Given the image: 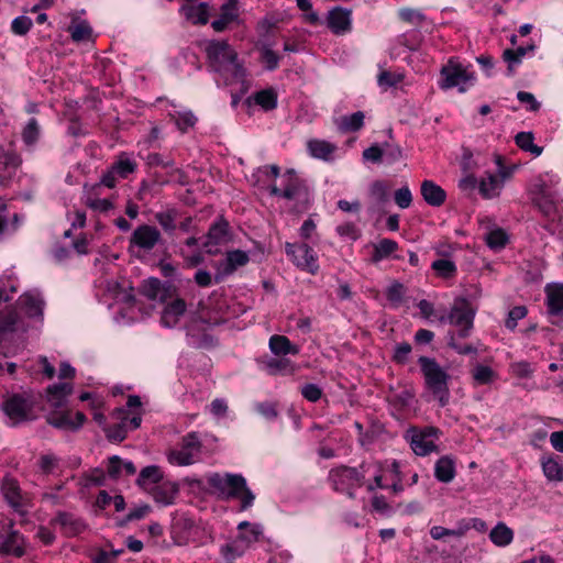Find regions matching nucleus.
I'll list each match as a JSON object with an SVG mask.
<instances>
[{"label": "nucleus", "mask_w": 563, "mask_h": 563, "mask_svg": "<svg viewBox=\"0 0 563 563\" xmlns=\"http://www.w3.org/2000/svg\"><path fill=\"white\" fill-rule=\"evenodd\" d=\"M206 54L210 68L223 79L227 86L240 84L242 88L245 87L246 69L228 42H209Z\"/></svg>", "instance_id": "f257e3e1"}, {"label": "nucleus", "mask_w": 563, "mask_h": 563, "mask_svg": "<svg viewBox=\"0 0 563 563\" xmlns=\"http://www.w3.org/2000/svg\"><path fill=\"white\" fill-rule=\"evenodd\" d=\"M372 468H377L375 462H363L358 467L340 465L329 471L328 483L332 489L355 498V489L365 485V476Z\"/></svg>", "instance_id": "f03ea898"}, {"label": "nucleus", "mask_w": 563, "mask_h": 563, "mask_svg": "<svg viewBox=\"0 0 563 563\" xmlns=\"http://www.w3.org/2000/svg\"><path fill=\"white\" fill-rule=\"evenodd\" d=\"M208 484L227 499H240V510L242 511L249 509L254 503L255 495L247 487L245 478L240 474L227 473L221 475L213 473L208 477Z\"/></svg>", "instance_id": "7ed1b4c3"}, {"label": "nucleus", "mask_w": 563, "mask_h": 563, "mask_svg": "<svg viewBox=\"0 0 563 563\" xmlns=\"http://www.w3.org/2000/svg\"><path fill=\"white\" fill-rule=\"evenodd\" d=\"M269 192L272 196L294 202L297 212L307 210L311 202V194L306 181L294 169H288L282 176V187L273 185Z\"/></svg>", "instance_id": "20e7f679"}, {"label": "nucleus", "mask_w": 563, "mask_h": 563, "mask_svg": "<svg viewBox=\"0 0 563 563\" xmlns=\"http://www.w3.org/2000/svg\"><path fill=\"white\" fill-rule=\"evenodd\" d=\"M418 363L424 378L426 387L438 399L440 407H445L450 400V375L432 357L420 356Z\"/></svg>", "instance_id": "39448f33"}, {"label": "nucleus", "mask_w": 563, "mask_h": 563, "mask_svg": "<svg viewBox=\"0 0 563 563\" xmlns=\"http://www.w3.org/2000/svg\"><path fill=\"white\" fill-rule=\"evenodd\" d=\"M475 314L476 310L472 303L466 298L460 297L454 300L448 317H442L440 321L448 320L457 329L454 333L460 339H466L473 330Z\"/></svg>", "instance_id": "423d86ee"}, {"label": "nucleus", "mask_w": 563, "mask_h": 563, "mask_svg": "<svg viewBox=\"0 0 563 563\" xmlns=\"http://www.w3.org/2000/svg\"><path fill=\"white\" fill-rule=\"evenodd\" d=\"M440 430L435 427L410 428L406 438L410 442L412 451L420 456H426L438 451L435 440L440 437Z\"/></svg>", "instance_id": "0eeeda50"}, {"label": "nucleus", "mask_w": 563, "mask_h": 563, "mask_svg": "<svg viewBox=\"0 0 563 563\" xmlns=\"http://www.w3.org/2000/svg\"><path fill=\"white\" fill-rule=\"evenodd\" d=\"M533 202L540 212L550 220L559 219L563 213L562 196L558 191L551 190L545 184L537 186Z\"/></svg>", "instance_id": "6e6552de"}, {"label": "nucleus", "mask_w": 563, "mask_h": 563, "mask_svg": "<svg viewBox=\"0 0 563 563\" xmlns=\"http://www.w3.org/2000/svg\"><path fill=\"white\" fill-rule=\"evenodd\" d=\"M440 74V87L445 90L459 87V90L464 92L466 91L467 82L474 79L473 73L454 58L449 59L448 64L442 67Z\"/></svg>", "instance_id": "1a4fd4ad"}, {"label": "nucleus", "mask_w": 563, "mask_h": 563, "mask_svg": "<svg viewBox=\"0 0 563 563\" xmlns=\"http://www.w3.org/2000/svg\"><path fill=\"white\" fill-rule=\"evenodd\" d=\"M285 253L298 268L312 275L318 273V257L312 247L307 243L295 244L286 242Z\"/></svg>", "instance_id": "9d476101"}, {"label": "nucleus", "mask_w": 563, "mask_h": 563, "mask_svg": "<svg viewBox=\"0 0 563 563\" xmlns=\"http://www.w3.org/2000/svg\"><path fill=\"white\" fill-rule=\"evenodd\" d=\"M201 442L196 432L186 434L181 440L179 450H173L168 454L172 464L184 466L195 462V456L200 452Z\"/></svg>", "instance_id": "9b49d317"}, {"label": "nucleus", "mask_w": 563, "mask_h": 563, "mask_svg": "<svg viewBox=\"0 0 563 563\" xmlns=\"http://www.w3.org/2000/svg\"><path fill=\"white\" fill-rule=\"evenodd\" d=\"M3 411L12 421L18 424L32 419L33 402L22 395H12L3 402Z\"/></svg>", "instance_id": "f8f14e48"}, {"label": "nucleus", "mask_w": 563, "mask_h": 563, "mask_svg": "<svg viewBox=\"0 0 563 563\" xmlns=\"http://www.w3.org/2000/svg\"><path fill=\"white\" fill-rule=\"evenodd\" d=\"M162 241V234L156 227L139 225L130 236L129 250L134 247L150 252Z\"/></svg>", "instance_id": "ddd939ff"}, {"label": "nucleus", "mask_w": 563, "mask_h": 563, "mask_svg": "<svg viewBox=\"0 0 563 563\" xmlns=\"http://www.w3.org/2000/svg\"><path fill=\"white\" fill-rule=\"evenodd\" d=\"M1 492L7 503L19 514H24V507L27 498L22 494L16 479L4 477L1 485Z\"/></svg>", "instance_id": "4468645a"}, {"label": "nucleus", "mask_w": 563, "mask_h": 563, "mask_svg": "<svg viewBox=\"0 0 563 563\" xmlns=\"http://www.w3.org/2000/svg\"><path fill=\"white\" fill-rule=\"evenodd\" d=\"M46 420L54 428L77 431L86 421V416L77 411L74 420L70 411H54L47 416Z\"/></svg>", "instance_id": "2eb2a0df"}, {"label": "nucleus", "mask_w": 563, "mask_h": 563, "mask_svg": "<svg viewBox=\"0 0 563 563\" xmlns=\"http://www.w3.org/2000/svg\"><path fill=\"white\" fill-rule=\"evenodd\" d=\"M25 539L18 530L10 529L5 534L1 536L0 553L21 558L25 554Z\"/></svg>", "instance_id": "dca6fc26"}, {"label": "nucleus", "mask_w": 563, "mask_h": 563, "mask_svg": "<svg viewBox=\"0 0 563 563\" xmlns=\"http://www.w3.org/2000/svg\"><path fill=\"white\" fill-rule=\"evenodd\" d=\"M25 331V324L19 313L13 309H4L0 312V344H2L9 335Z\"/></svg>", "instance_id": "f3484780"}, {"label": "nucleus", "mask_w": 563, "mask_h": 563, "mask_svg": "<svg viewBox=\"0 0 563 563\" xmlns=\"http://www.w3.org/2000/svg\"><path fill=\"white\" fill-rule=\"evenodd\" d=\"M20 309L29 317H42L44 309V300L41 294L29 291L20 296L18 300Z\"/></svg>", "instance_id": "a211bd4d"}, {"label": "nucleus", "mask_w": 563, "mask_h": 563, "mask_svg": "<svg viewBox=\"0 0 563 563\" xmlns=\"http://www.w3.org/2000/svg\"><path fill=\"white\" fill-rule=\"evenodd\" d=\"M544 291L548 313L553 317L563 313V284H549Z\"/></svg>", "instance_id": "6ab92c4d"}, {"label": "nucleus", "mask_w": 563, "mask_h": 563, "mask_svg": "<svg viewBox=\"0 0 563 563\" xmlns=\"http://www.w3.org/2000/svg\"><path fill=\"white\" fill-rule=\"evenodd\" d=\"M53 522L58 525L63 533L67 537H74L81 533L86 529L85 522L69 512H58V515L53 519Z\"/></svg>", "instance_id": "aec40b11"}, {"label": "nucleus", "mask_w": 563, "mask_h": 563, "mask_svg": "<svg viewBox=\"0 0 563 563\" xmlns=\"http://www.w3.org/2000/svg\"><path fill=\"white\" fill-rule=\"evenodd\" d=\"M174 289L172 285L162 284L158 278H148L143 282L142 294L151 300L165 301L170 297V291Z\"/></svg>", "instance_id": "412c9836"}, {"label": "nucleus", "mask_w": 563, "mask_h": 563, "mask_svg": "<svg viewBox=\"0 0 563 563\" xmlns=\"http://www.w3.org/2000/svg\"><path fill=\"white\" fill-rule=\"evenodd\" d=\"M238 538L246 548L258 542L264 536L263 526L256 522L242 521L238 525Z\"/></svg>", "instance_id": "4be33fe9"}, {"label": "nucleus", "mask_w": 563, "mask_h": 563, "mask_svg": "<svg viewBox=\"0 0 563 563\" xmlns=\"http://www.w3.org/2000/svg\"><path fill=\"white\" fill-rule=\"evenodd\" d=\"M423 200L432 207H440L446 200L445 190L433 180H423L420 187Z\"/></svg>", "instance_id": "5701e85b"}, {"label": "nucleus", "mask_w": 563, "mask_h": 563, "mask_svg": "<svg viewBox=\"0 0 563 563\" xmlns=\"http://www.w3.org/2000/svg\"><path fill=\"white\" fill-rule=\"evenodd\" d=\"M351 12L342 8H335L330 11L328 24L334 34H344L351 29Z\"/></svg>", "instance_id": "b1692460"}, {"label": "nucleus", "mask_w": 563, "mask_h": 563, "mask_svg": "<svg viewBox=\"0 0 563 563\" xmlns=\"http://www.w3.org/2000/svg\"><path fill=\"white\" fill-rule=\"evenodd\" d=\"M21 164L22 157L16 152L13 143L0 145V165L10 176L16 173Z\"/></svg>", "instance_id": "393cba45"}, {"label": "nucleus", "mask_w": 563, "mask_h": 563, "mask_svg": "<svg viewBox=\"0 0 563 563\" xmlns=\"http://www.w3.org/2000/svg\"><path fill=\"white\" fill-rule=\"evenodd\" d=\"M178 493L179 486L176 483L164 482L158 484L152 490V496L157 504L162 506H169L175 503Z\"/></svg>", "instance_id": "a878e982"}, {"label": "nucleus", "mask_w": 563, "mask_h": 563, "mask_svg": "<svg viewBox=\"0 0 563 563\" xmlns=\"http://www.w3.org/2000/svg\"><path fill=\"white\" fill-rule=\"evenodd\" d=\"M238 16V0H227V2L221 5L219 19L214 20L211 26L216 32H222L230 23L235 21Z\"/></svg>", "instance_id": "bb28decb"}, {"label": "nucleus", "mask_w": 563, "mask_h": 563, "mask_svg": "<svg viewBox=\"0 0 563 563\" xmlns=\"http://www.w3.org/2000/svg\"><path fill=\"white\" fill-rule=\"evenodd\" d=\"M185 311L186 302L183 299L177 298L173 300L172 302L166 305L162 312V324L166 328L175 327L178 323L180 317L184 316Z\"/></svg>", "instance_id": "cd10ccee"}, {"label": "nucleus", "mask_w": 563, "mask_h": 563, "mask_svg": "<svg viewBox=\"0 0 563 563\" xmlns=\"http://www.w3.org/2000/svg\"><path fill=\"white\" fill-rule=\"evenodd\" d=\"M146 164L150 167H162L164 169H167V175L172 179H181L184 176V173L180 168L175 166V162L170 157H164L159 153H150L146 158Z\"/></svg>", "instance_id": "c85d7f7f"}, {"label": "nucleus", "mask_w": 563, "mask_h": 563, "mask_svg": "<svg viewBox=\"0 0 563 563\" xmlns=\"http://www.w3.org/2000/svg\"><path fill=\"white\" fill-rule=\"evenodd\" d=\"M73 393V385L69 383L54 384L47 387V401L55 409L63 408L67 397Z\"/></svg>", "instance_id": "c756f323"}, {"label": "nucleus", "mask_w": 563, "mask_h": 563, "mask_svg": "<svg viewBox=\"0 0 563 563\" xmlns=\"http://www.w3.org/2000/svg\"><path fill=\"white\" fill-rule=\"evenodd\" d=\"M110 168L121 179H126L130 175L136 172L137 163L128 153L121 152L115 157V161L111 164Z\"/></svg>", "instance_id": "7c9ffc66"}, {"label": "nucleus", "mask_w": 563, "mask_h": 563, "mask_svg": "<svg viewBox=\"0 0 563 563\" xmlns=\"http://www.w3.org/2000/svg\"><path fill=\"white\" fill-rule=\"evenodd\" d=\"M262 364L266 373L273 376L292 375L297 371V366L286 357L269 358Z\"/></svg>", "instance_id": "2f4dec72"}, {"label": "nucleus", "mask_w": 563, "mask_h": 563, "mask_svg": "<svg viewBox=\"0 0 563 563\" xmlns=\"http://www.w3.org/2000/svg\"><path fill=\"white\" fill-rule=\"evenodd\" d=\"M456 474L455 462L449 456L440 457L434 465V476L441 483H450L454 479Z\"/></svg>", "instance_id": "473e14b6"}, {"label": "nucleus", "mask_w": 563, "mask_h": 563, "mask_svg": "<svg viewBox=\"0 0 563 563\" xmlns=\"http://www.w3.org/2000/svg\"><path fill=\"white\" fill-rule=\"evenodd\" d=\"M228 233V223L225 221H218L213 223L207 234V241L205 243V247L207 252L212 254L216 252L213 247L219 245L222 241H224Z\"/></svg>", "instance_id": "72a5a7b5"}, {"label": "nucleus", "mask_w": 563, "mask_h": 563, "mask_svg": "<svg viewBox=\"0 0 563 563\" xmlns=\"http://www.w3.org/2000/svg\"><path fill=\"white\" fill-rule=\"evenodd\" d=\"M471 529V523L466 520L457 522L454 529H448L441 526H433L430 529V536L433 540H442L445 537L462 538Z\"/></svg>", "instance_id": "f704fd0d"}, {"label": "nucleus", "mask_w": 563, "mask_h": 563, "mask_svg": "<svg viewBox=\"0 0 563 563\" xmlns=\"http://www.w3.org/2000/svg\"><path fill=\"white\" fill-rule=\"evenodd\" d=\"M503 186V179L494 174H488L478 184V190L483 198L492 199L499 196Z\"/></svg>", "instance_id": "c9c22d12"}, {"label": "nucleus", "mask_w": 563, "mask_h": 563, "mask_svg": "<svg viewBox=\"0 0 563 563\" xmlns=\"http://www.w3.org/2000/svg\"><path fill=\"white\" fill-rule=\"evenodd\" d=\"M269 350L275 355H287L292 354L297 355L299 353V347L294 345L290 340L285 335H272L269 339Z\"/></svg>", "instance_id": "e433bc0d"}, {"label": "nucleus", "mask_w": 563, "mask_h": 563, "mask_svg": "<svg viewBox=\"0 0 563 563\" xmlns=\"http://www.w3.org/2000/svg\"><path fill=\"white\" fill-rule=\"evenodd\" d=\"M544 476L551 482L563 481V464L559 456H549L541 460Z\"/></svg>", "instance_id": "4c0bfd02"}, {"label": "nucleus", "mask_w": 563, "mask_h": 563, "mask_svg": "<svg viewBox=\"0 0 563 563\" xmlns=\"http://www.w3.org/2000/svg\"><path fill=\"white\" fill-rule=\"evenodd\" d=\"M184 16L194 24H207L208 22V7L206 3L185 4L180 8Z\"/></svg>", "instance_id": "58836bf2"}, {"label": "nucleus", "mask_w": 563, "mask_h": 563, "mask_svg": "<svg viewBox=\"0 0 563 563\" xmlns=\"http://www.w3.org/2000/svg\"><path fill=\"white\" fill-rule=\"evenodd\" d=\"M309 154L319 159H331L336 146L323 140H310L307 144Z\"/></svg>", "instance_id": "ea45409f"}, {"label": "nucleus", "mask_w": 563, "mask_h": 563, "mask_svg": "<svg viewBox=\"0 0 563 563\" xmlns=\"http://www.w3.org/2000/svg\"><path fill=\"white\" fill-rule=\"evenodd\" d=\"M489 539L497 547H507L514 540V531L506 523L498 522L490 530Z\"/></svg>", "instance_id": "a19ab883"}, {"label": "nucleus", "mask_w": 563, "mask_h": 563, "mask_svg": "<svg viewBox=\"0 0 563 563\" xmlns=\"http://www.w3.org/2000/svg\"><path fill=\"white\" fill-rule=\"evenodd\" d=\"M252 101L266 111L273 110L277 106V93L272 88L264 89L249 97L247 102Z\"/></svg>", "instance_id": "79ce46f5"}, {"label": "nucleus", "mask_w": 563, "mask_h": 563, "mask_svg": "<svg viewBox=\"0 0 563 563\" xmlns=\"http://www.w3.org/2000/svg\"><path fill=\"white\" fill-rule=\"evenodd\" d=\"M534 136L532 132H519L515 136L516 145L525 152H529L534 156H540L543 152V147L538 146L533 143Z\"/></svg>", "instance_id": "37998d69"}, {"label": "nucleus", "mask_w": 563, "mask_h": 563, "mask_svg": "<svg viewBox=\"0 0 563 563\" xmlns=\"http://www.w3.org/2000/svg\"><path fill=\"white\" fill-rule=\"evenodd\" d=\"M472 377L477 385H488L498 378V374L487 365L477 364L472 369Z\"/></svg>", "instance_id": "c03bdc74"}, {"label": "nucleus", "mask_w": 563, "mask_h": 563, "mask_svg": "<svg viewBox=\"0 0 563 563\" xmlns=\"http://www.w3.org/2000/svg\"><path fill=\"white\" fill-rule=\"evenodd\" d=\"M163 478L161 468L156 465H150L144 467L136 479L139 486L145 488L148 485L157 484Z\"/></svg>", "instance_id": "a18cd8bd"}, {"label": "nucleus", "mask_w": 563, "mask_h": 563, "mask_svg": "<svg viewBox=\"0 0 563 563\" xmlns=\"http://www.w3.org/2000/svg\"><path fill=\"white\" fill-rule=\"evenodd\" d=\"M246 549L247 548L236 537L235 540L222 545L220 552L224 560L227 561V563H233L235 559L244 554Z\"/></svg>", "instance_id": "49530a36"}, {"label": "nucleus", "mask_w": 563, "mask_h": 563, "mask_svg": "<svg viewBox=\"0 0 563 563\" xmlns=\"http://www.w3.org/2000/svg\"><path fill=\"white\" fill-rule=\"evenodd\" d=\"M172 120L179 129L180 132L186 133L189 129L194 128L197 123V117L190 110L176 111L169 114Z\"/></svg>", "instance_id": "de8ad7c7"}, {"label": "nucleus", "mask_w": 563, "mask_h": 563, "mask_svg": "<svg viewBox=\"0 0 563 563\" xmlns=\"http://www.w3.org/2000/svg\"><path fill=\"white\" fill-rule=\"evenodd\" d=\"M249 260V255L244 251L235 250L228 252L225 258L224 273L232 274L238 267L247 264Z\"/></svg>", "instance_id": "09e8293b"}, {"label": "nucleus", "mask_w": 563, "mask_h": 563, "mask_svg": "<svg viewBox=\"0 0 563 563\" xmlns=\"http://www.w3.org/2000/svg\"><path fill=\"white\" fill-rule=\"evenodd\" d=\"M398 247L397 242L390 239H383L374 246V253L372 256V261L374 263L380 262L382 260L388 257L391 253H394Z\"/></svg>", "instance_id": "8fccbe9b"}, {"label": "nucleus", "mask_w": 563, "mask_h": 563, "mask_svg": "<svg viewBox=\"0 0 563 563\" xmlns=\"http://www.w3.org/2000/svg\"><path fill=\"white\" fill-rule=\"evenodd\" d=\"M71 40L74 42H82L91 38L92 29L87 21L74 22L69 27Z\"/></svg>", "instance_id": "3c124183"}, {"label": "nucleus", "mask_w": 563, "mask_h": 563, "mask_svg": "<svg viewBox=\"0 0 563 563\" xmlns=\"http://www.w3.org/2000/svg\"><path fill=\"white\" fill-rule=\"evenodd\" d=\"M363 124L364 113L362 111H356L350 115L342 117L339 128L344 132H355L362 129Z\"/></svg>", "instance_id": "603ef678"}, {"label": "nucleus", "mask_w": 563, "mask_h": 563, "mask_svg": "<svg viewBox=\"0 0 563 563\" xmlns=\"http://www.w3.org/2000/svg\"><path fill=\"white\" fill-rule=\"evenodd\" d=\"M103 431L109 441L122 442L128 434L126 421L125 419H122V421L117 424L104 427Z\"/></svg>", "instance_id": "864d4df0"}, {"label": "nucleus", "mask_w": 563, "mask_h": 563, "mask_svg": "<svg viewBox=\"0 0 563 563\" xmlns=\"http://www.w3.org/2000/svg\"><path fill=\"white\" fill-rule=\"evenodd\" d=\"M176 218H177V211L174 209L157 212L155 214V220L163 228V230L167 233H172L175 231Z\"/></svg>", "instance_id": "5fc2aeb1"}, {"label": "nucleus", "mask_w": 563, "mask_h": 563, "mask_svg": "<svg viewBox=\"0 0 563 563\" xmlns=\"http://www.w3.org/2000/svg\"><path fill=\"white\" fill-rule=\"evenodd\" d=\"M40 137V125L35 118H31L22 131V140L27 146L34 145Z\"/></svg>", "instance_id": "6e6d98bb"}, {"label": "nucleus", "mask_w": 563, "mask_h": 563, "mask_svg": "<svg viewBox=\"0 0 563 563\" xmlns=\"http://www.w3.org/2000/svg\"><path fill=\"white\" fill-rule=\"evenodd\" d=\"M405 294L406 288L399 282H393L386 289V297L395 307H398L402 302Z\"/></svg>", "instance_id": "4d7b16f0"}, {"label": "nucleus", "mask_w": 563, "mask_h": 563, "mask_svg": "<svg viewBox=\"0 0 563 563\" xmlns=\"http://www.w3.org/2000/svg\"><path fill=\"white\" fill-rule=\"evenodd\" d=\"M432 268L443 278H451L456 273L455 264L450 260H437L432 263Z\"/></svg>", "instance_id": "13d9d810"}, {"label": "nucleus", "mask_w": 563, "mask_h": 563, "mask_svg": "<svg viewBox=\"0 0 563 563\" xmlns=\"http://www.w3.org/2000/svg\"><path fill=\"white\" fill-rule=\"evenodd\" d=\"M528 313L526 306H516L508 312L505 325L508 330L514 331L517 328L518 321L523 319Z\"/></svg>", "instance_id": "bf43d9fd"}, {"label": "nucleus", "mask_w": 563, "mask_h": 563, "mask_svg": "<svg viewBox=\"0 0 563 563\" xmlns=\"http://www.w3.org/2000/svg\"><path fill=\"white\" fill-rule=\"evenodd\" d=\"M460 339L455 333L448 334V345L461 355L476 354L477 349L472 344H462L457 341Z\"/></svg>", "instance_id": "052dcab7"}, {"label": "nucleus", "mask_w": 563, "mask_h": 563, "mask_svg": "<svg viewBox=\"0 0 563 563\" xmlns=\"http://www.w3.org/2000/svg\"><path fill=\"white\" fill-rule=\"evenodd\" d=\"M486 243L490 249H501L507 243V235L501 229L493 230L486 235Z\"/></svg>", "instance_id": "680f3d73"}, {"label": "nucleus", "mask_w": 563, "mask_h": 563, "mask_svg": "<svg viewBox=\"0 0 563 563\" xmlns=\"http://www.w3.org/2000/svg\"><path fill=\"white\" fill-rule=\"evenodd\" d=\"M399 16L402 21L413 25H420L426 20V15L422 12L409 8L401 9Z\"/></svg>", "instance_id": "e2e57ef3"}, {"label": "nucleus", "mask_w": 563, "mask_h": 563, "mask_svg": "<svg viewBox=\"0 0 563 563\" xmlns=\"http://www.w3.org/2000/svg\"><path fill=\"white\" fill-rule=\"evenodd\" d=\"M256 411L267 420H274L278 416L277 405L272 401L257 402L255 405Z\"/></svg>", "instance_id": "0e129e2a"}, {"label": "nucleus", "mask_w": 563, "mask_h": 563, "mask_svg": "<svg viewBox=\"0 0 563 563\" xmlns=\"http://www.w3.org/2000/svg\"><path fill=\"white\" fill-rule=\"evenodd\" d=\"M86 206L101 213H106L109 210L113 209V203L111 200L96 197H88L86 199Z\"/></svg>", "instance_id": "69168bd1"}, {"label": "nucleus", "mask_w": 563, "mask_h": 563, "mask_svg": "<svg viewBox=\"0 0 563 563\" xmlns=\"http://www.w3.org/2000/svg\"><path fill=\"white\" fill-rule=\"evenodd\" d=\"M32 25V20L29 16L20 15L12 21L11 30L16 35H25Z\"/></svg>", "instance_id": "338daca9"}, {"label": "nucleus", "mask_w": 563, "mask_h": 563, "mask_svg": "<svg viewBox=\"0 0 563 563\" xmlns=\"http://www.w3.org/2000/svg\"><path fill=\"white\" fill-rule=\"evenodd\" d=\"M411 345L408 342H401L395 346L393 360L397 364H406L411 352Z\"/></svg>", "instance_id": "774afa93"}]
</instances>
